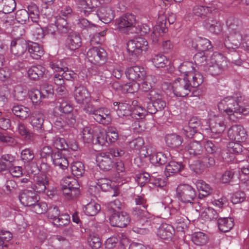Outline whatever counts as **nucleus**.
<instances>
[{
	"label": "nucleus",
	"mask_w": 249,
	"mask_h": 249,
	"mask_svg": "<svg viewBox=\"0 0 249 249\" xmlns=\"http://www.w3.org/2000/svg\"><path fill=\"white\" fill-rule=\"evenodd\" d=\"M240 93H234L221 100L218 104L219 110L226 113L231 120L234 121L236 114H247L249 113V105L245 106Z\"/></svg>",
	"instance_id": "nucleus-1"
},
{
	"label": "nucleus",
	"mask_w": 249,
	"mask_h": 249,
	"mask_svg": "<svg viewBox=\"0 0 249 249\" xmlns=\"http://www.w3.org/2000/svg\"><path fill=\"white\" fill-rule=\"evenodd\" d=\"M132 214L135 219V225L133 231L140 234L146 233L148 231L147 227L150 226L153 215L145 210L138 207L133 209Z\"/></svg>",
	"instance_id": "nucleus-2"
},
{
	"label": "nucleus",
	"mask_w": 249,
	"mask_h": 249,
	"mask_svg": "<svg viewBox=\"0 0 249 249\" xmlns=\"http://www.w3.org/2000/svg\"><path fill=\"white\" fill-rule=\"evenodd\" d=\"M148 49V42L144 38L138 37L129 40L127 43V50L130 61L136 63L142 52H145Z\"/></svg>",
	"instance_id": "nucleus-3"
},
{
	"label": "nucleus",
	"mask_w": 249,
	"mask_h": 249,
	"mask_svg": "<svg viewBox=\"0 0 249 249\" xmlns=\"http://www.w3.org/2000/svg\"><path fill=\"white\" fill-rule=\"evenodd\" d=\"M60 186L63 195L68 200L73 199L80 195L79 183L71 176L64 177L61 180Z\"/></svg>",
	"instance_id": "nucleus-4"
},
{
	"label": "nucleus",
	"mask_w": 249,
	"mask_h": 249,
	"mask_svg": "<svg viewBox=\"0 0 249 249\" xmlns=\"http://www.w3.org/2000/svg\"><path fill=\"white\" fill-rule=\"evenodd\" d=\"M177 196L179 200L184 203L193 204V201L196 197V192L191 185L182 184L177 188Z\"/></svg>",
	"instance_id": "nucleus-5"
},
{
	"label": "nucleus",
	"mask_w": 249,
	"mask_h": 249,
	"mask_svg": "<svg viewBox=\"0 0 249 249\" xmlns=\"http://www.w3.org/2000/svg\"><path fill=\"white\" fill-rule=\"evenodd\" d=\"M136 23L135 16L130 13L123 15L115 21L116 29L123 33H127L135 27Z\"/></svg>",
	"instance_id": "nucleus-6"
},
{
	"label": "nucleus",
	"mask_w": 249,
	"mask_h": 249,
	"mask_svg": "<svg viewBox=\"0 0 249 249\" xmlns=\"http://www.w3.org/2000/svg\"><path fill=\"white\" fill-rule=\"evenodd\" d=\"M192 87L191 81L187 77L178 78L175 80L173 85L174 94L177 97H184L187 96Z\"/></svg>",
	"instance_id": "nucleus-7"
},
{
	"label": "nucleus",
	"mask_w": 249,
	"mask_h": 249,
	"mask_svg": "<svg viewBox=\"0 0 249 249\" xmlns=\"http://www.w3.org/2000/svg\"><path fill=\"white\" fill-rule=\"evenodd\" d=\"M87 57L91 63L99 66L104 64L107 58L106 51L102 48L96 47L89 50L87 53Z\"/></svg>",
	"instance_id": "nucleus-8"
},
{
	"label": "nucleus",
	"mask_w": 249,
	"mask_h": 249,
	"mask_svg": "<svg viewBox=\"0 0 249 249\" xmlns=\"http://www.w3.org/2000/svg\"><path fill=\"white\" fill-rule=\"evenodd\" d=\"M96 161L99 168L104 172L109 171L115 167L114 158L107 152L98 154Z\"/></svg>",
	"instance_id": "nucleus-9"
},
{
	"label": "nucleus",
	"mask_w": 249,
	"mask_h": 249,
	"mask_svg": "<svg viewBox=\"0 0 249 249\" xmlns=\"http://www.w3.org/2000/svg\"><path fill=\"white\" fill-rule=\"evenodd\" d=\"M110 224L114 227H126L130 222L129 214L125 212H117L111 214L109 217Z\"/></svg>",
	"instance_id": "nucleus-10"
},
{
	"label": "nucleus",
	"mask_w": 249,
	"mask_h": 249,
	"mask_svg": "<svg viewBox=\"0 0 249 249\" xmlns=\"http://www.w3.org/2000/svg\"><path fill=\"white\" fill-rule=\"evenodd\" d=\"M56 150L53 149L51 146L44 145L40 149L39 155L41 160L40 168L41 170L47 171L49 168V160L53 156Z\"/></svg>",
	"instance_id": "nucleus-11"
},
{
	"label": "nucleus",
	"mask_w": 249,
	"mask_h": 249,
	"mask_svg": "<svg viewBox=\"0 0 249 249\" xmlns=\"http://www.w3.org/2000/svg\"><path fill=\"white\" fill-rule=\"evenodd\" d=\"M244 30L230 32L229 35L225 39L224 45L228 49L238 48L243 39Z\"/></svg>",
	"instance_id": "nucleus-12"
},
{
	"label": "nucleus",
	"mask_w": 249,
	"mask_h": 249,
	"mask_svg": "<svg viewBox=\"0 0 249 249\" xmlns=\"http://www.w3.org/2000/svg\"><path fill=\"white\" fill-rule=\"evenodd\" d=\"M19 199L21 203L26 207H31L38 202L39 197L35 191L24 190L19 195Z\"/></svg>",
	"instance_id": "nucleus-13"
},
{
	"label": "nucleus",
	"mask_w": 249,
	"mask_h": 249,
	"mask_svg": "<svg viewBox=\"0 0 249 249\" xmlns=\"http://www.w3.org/2000/svg\"><path fill=\"white\" fill-rule=\"evenodd\" d=\"M229 138L237 142H244L247 138V134L244 128L240 125H232L228 131Z\"/></svg>",
	"instance_id": "nucleus-14"
},
{
	"label": "nucleus",
	"mask_w": 249,
	"mask_h": 249,
	"mask_svg": "<svg viewBox=\"0 0 249 249\" xmlns=\"http://www.w3.org/2000/svg\"><path fill=\"white\" fill-rule=\"evenodd\" d=\"M81 45V38L79 34L74 31L70 32L65 41V47L69 50L73 51L79 48Z\"/></svg>",
	"instance_id": "nucleus-15"
},
{
	"label": "nucleus",
	"mask_w": 249,
	"mask_h": 249,
	"mask_svg": "<svg viewBox=\"0 0 249 249\" xmlns=\"http://www.w3.org/2000/svg\"><path fill=\"white\" fill-rule=\"evenodd\" d=\"M214 156L204 153L202 157L198 160L197 162L199 165H196V167L194 169V171L196 173H199L206 168L213 166L215 163Z\"/></svg>",
	"instance_id": "nucleus-16"
},
{
	"label": "nucleus",
	"mask_w": 249,
	"mask_h": 249,
	"mask_svg": "<svg viewBox=\"0 0 249 249\" xmlns=\"http://www.w3.org/2000/svg\"><path fill=\"white\" fill-rule=\"evenodd\" d=\"M34 184H32V188L36 193L44 192L49 185V179L45 174H39L34 176Z\"/></svg>",
	"instance_id": "nucleus-17"
},
{
	"label": "nucleus",
	"mask_w": 249,
	"mask_h": 249,
	"mask_svg": "<svg viewBox=\"0 0 249 249\" xmlns=\"http://www.w3.org/2000/svg\"><path fill=\"white\" fill-rule=\"evenodd\" d=\"M93 117L96 122L104 125H108L112 121L110 112L105 107H98Z\"/></svg>",
	"instance_id": "nucleus-18"
},
{
	"label": "nucleus",
	"mask_w": 249,
	"mask_h": 249,
	"mask_svg": "<svg viewBox=\"0 0 249 249\" xmlns=\"http://www.w3.org/2000/svg\"><path fill=\"white\" fill-rule=\"evenodd\" d=\"M30 124L34 130L38 133H42L44 131L43 124L44 121L43 113L39 110L32 113L30 117Z\"/></svg>",
	"instance_id": "nucleus-19"
},
{
	"label": "nucleus",
	"mask_w": 249,
	"mask_h": 249,
	"mask_svg": "<svg viewBox=\"0 0 249 249\" xmlns=\"http://www.w3.org/2000/svg\"><path fill=\"white\" fill-rule=\"evenodd\" d=\"M73 96L76 103L79 104H84L90 100V93L85 87L81 85L75 87Z\"/></svg>",
	"instance_id": "nucleus-20"
},
{
	"label": "nucleus",
	"mask_w": 249,
	"mask_h": 249,
	"mask_svg": "<svg viewBox=\"0 0 249 249\" xmlns=\"http://www.w3.org/2000/svg\"><path fill=\"white\" fill-rule=\"evenodd\" d=\"M191 157L199 159L204 153L203 149L202 142L192 141L189 142L185 147Z\"/></svg>",
	"instance_id": "nucleus-21"
},
{
	"label": "nucleus",
	"mask_w": 249,
	"mask_h": 249,
	"mask_svg": "<svg viewBox=\"0 0 249 249\" xmlns=\"http://www.w3.org/2000/svg\"><path fill=\"white\" fill-rule=\"evenodd\" d=\"M125 74L129 79L134 81L143 79L145 76L146 72L143 68L135 66L127 69Z\"/></svg>",
	"instance_id": "nucleus-22"
},
{
	"label": "nucleus",
	"mask_w": 249,
	"mask_h": 249,
	"mask_svg": "<svg viewBox=\"0 0 249 249\" xmlns=\"http://www.w3.org/2000/svg\"><path fill=\"white\" fill-rule=\"evenodd\" d=\"M215 9L214 6L198 4L193 7V13L195 16L205 19L210 17L212 12Z\"/></svg>",
	"instance_id": "nucleus-23"
},
{
	"label": "nucleus",
	"mask_w": 249,
	"mask_h": 249,
	"mask_svg": "<svg viewBox=\"0 0 249 249\" xmlns=\"http://www.w3.org/2000/svg\"><path fill=\"white\" fill-rule=\"evenodd\" d=\"M54 166H58L63 171L68 169L69 162L61 150H56L51 160Z\"/></svg>",
	"instance_id": "nucleus-24"
},
{
	"label": "nucleus",
	"mask_w": 249,
	"mask_h": 249,
	"mask_svg": "<svg viewBox=\"0 0 249 249\" xmlns=\"http://www.w3.org/2000/svg\"><path fill=\"white\" fill-rule=\"evenodd\" d=\"M99 19L105 23H108L114 18L115 12L110 7H102L97 11Z\"/></svg>",
	"instance_id": "nucleus-25"
},
{
	"label": "nucleus",
	"mask_w": 249,
	"mask_h": 249,
	"mask_svg": "<svg viewBox=\"0 0 249 249\" xmlns=\"http://www.w3.org/2000/svg\"><path fill=\"white\" fill-rule=\"evenodd\" d=\"M203 25L210 32L215 34H220L222 30L221 22L213 17H209L205 19Z\"/></svg>",
	"instance_id": "nucleus-26"
},
{
	"label": "nucleus",
	"mask_w": 249,
	"mask_h": 249,
	"mask_svg": "<svg viewBox=\"0 0 249 249\" xmlns=\"http://www.w3.org/2000/svg\"><path fill=\"white\" fill-rule=\"evenodd\" d=\"M11 110L14 115L23 121L26 120L31 115L30 109L22 105L14 104Z\"/></svg>",
	"instance_id": "nucleus-27"
},
{
	"label": "nucleus",
	"mask_w": 249,
	"mask_h": 249,
	"mask_svg": "<svg viewBox=\"0 0 249 249\" xmlns=\"http://www.w3.org/2000/svg\"><path fill=\"white\" fill-rule=\"evenodd\" d=\"M16 132L26 141H32L34 139L35 134L29 130L25 124L19 121L17 123Z\"/></svg>",
	"instance_id": "nucleus-28"
},
{
	"label": "nucleus",
	"mask_w": 249,
	"mask_h": 249,
	"mask_svg": "<svg viewBox=\"0 0 249 249\" xmlns=\"http://www.w3.org/2000/svg\"><path fill=\"white\" fill-rule=\"evenodd\" d=\"M45 71V68L41 65L32 66L27 71L28 76L31 80L36 81L43 77Z\"/></svg>",
	"instance_id": "nucleus-29"
},
{
	"label": "nucleus",
	"mask_w": 249,
	"mask_h": 249,
	"mask_svg": "<svg viewBox=\"0 0 249 249\" xmlns=\"http://www.w3.org/2000/svg\"><path fill=\"white\" fill-rule=\"evenodd\" d=\"M210 126L212 132L217 134L222 133L226 128L225 119L222 116L215 117L211 121Z\"/></svg>",
	"instance_id": "nucleus-30"
},
{
	"label": "nucleus",
	"mask_w": 249,
	"mask_h": 249,
	"mask_svg": "<svg viewBox=\"0 0 249 249\" xmlns=\"http://www.w3.org/2000/svg\"><path fill=\"white\" fill-rule=\"evenodd\" d=\"M28 44L24 41L12 40L11 43V52L18 57L22 56L26 51Z\"/></svg>",
	"instance_id": "nucleus-31"
},
{
	"label": "nucleus",
	"mask_w": 249,
	"mask_h": 249,
	"mask_svg": "<svg viewBox=\"0 0 249 249\" xmlns=\"http://www.w3.org/2000/svg\"><path fill=\"white\" fill-rule=\"evenodd\" d=\"M174 229L171 225L162 223L158 228L157 235L161 239L168 240L171 239L174 234Z\"/></svg>",
	"instance_id": "nucleus-32"
},
{
	"label": "nucleus",
	"mask_w": 249,
	"mask_h": 249,
	"mask_svg": "<svg viewBox=\"0 0 249 249\" xmlns=\"http://www.w3.org/2000/svg\"><path fill=\"white\" fill-rule=\"evenodd\" d=\"M226 23L229 33L244 30L241 21L234 16L229 17Z\"/></svg>",
	"instance_id": "nucleus-33"
},
{
	"label": "nucleus",
	"mask_w": 249,
	"mask_h": 249,
	"mask_svg": "<svg viewBox=\"0 0 249 249\" xmlns=\"http://www.w3.org/2000/svg\"><path fill=\"white\" fill-rule=\"evenodd\" d=\"M234 220L231 217H222L217 219L219 230L222 232L230 231L234 226Z\"/></svg>",
	"instance_id": "nucleus-34"
},
{
	"label": "nucleus",
	"mask_w": 249,
	"mask_h": 249,
	"mask_svg": "<svg viewBox=\"0 0 249 249\" xmlns=\"http://www.w3.org/2000/svg\"><path fill=\"white\" fill-rule=\"evenodd\" d=\"M184 168L181 162L171 161L166 166L165 175L167 178L178 173Z\"/></svg>",
	"instance_id": "nucleus-35"
},
{
	"label": "nucleus",
	"mask_w": 249,
	"mask_h": 249,
	"mask_svg": "<svg viewBox=\"0 0 249 249\" xmlns=\"http://www.w3.org/2000/svg\"><path fill=\"white\" fill-rule=\"evenodd\" d=\"M192 47L200 52H204L212 48L211 42L205 38L198 37L192 42Z\"/></svg>",
	"instance_id": "nucleus-36"
},
{
	"label": "nucleus",
	"mask_w": 249,
	"mask_h": 249,
	"mask_svg": "<svg viewBox=\"0 0 249 249\" xmlns=\"http://www.w3.org/2000/svg\"><path fill=\"white\" fill-rule=\"evenodd\" d=\"M113 109L116 111L119 117L131 115L130 106L124 103L114 102Z\"/></svg>",
	"instance_id": "nucleus-37"
},
{
	"label": "nucleus",
	"mask_w": 249,
	"mask_h": 249,
	"mask_svg": "<svg viewBox=\"0 0 249 249\" xmlns=\"http://www.w3.org/2000/svg\"><path fill=\"white\" fill-rule=\"evenodd\" d=\"M28 52L35 59H39L44 54V50L38 43L31 42L28 44Z\"/></svg>",
	"instance_id": "nucleus-38"
},
{
	"label": "nucleus",
	"mask_w": 249,
	"mask_h": 249,
	"mask_svg": "<svg viewBox=\"0 0 249 249\" xmlns=\"http://www.w3.org/2000/svg\"><path fill=\"white\" fill-rule=\"evenodd\" d=\"M15 157L10 154H5L0 158V167L2 171L9 170L15 164Z\"/></svg>",
	"instance_id": "nucleus-39"
},
{
	"label": "nucleus",
	"mask_w": 249,
	"mask_h": 249,
	"mask_svg": "<svg viewBox=\"0 0 249 249\" xmlns=\"http://www.w3.org/2000/svg\"><path fill=\"white\" fill-rule=\"evenodd\" d=\"M55 24L57 31L60 33L66 34L71 29L67 19L60 16H57L55 17Z\"/></svg>",
	"instance_id": "nucleus-40"
},
{
	"label": "nucleus",
	"mask_w": 249,
	"mask_h": 249,
	"mask_svg": "<svg viewBox=\"0 0 249 249\" xmlns=\"http://www.w3.org/2000/svg\"><path fill=\"white\" fill-rule=\"evenodd\" d=\"M76 2L77 10L82 16H88L92 11L93 7L90 6L86 0H74Z\"/></svg>",
	"instance_id": "nucleus-41"
},
{
	"label": "nucleus",
	"mask_w": 249,
	"mask_h": 249,
	"mask_svg": "<svg viewBox=\"0 0 249 249\" xmlns=\"http://www.w3.org/2000/svg\"><path fill=\"white\" fill-rule=\"evenodd\" d=\"M166 144L172 148H176L180 146L183 141L181 136L176 134H168L165 138Z\"/></svg>",
	"instance_id": "nucleus-42"
},
{
	"label": "nucleus",
	"mask_w": 249,
	"mask_h": 249,
	"mask_svg": "<svg viewBox=\"0 0 249 249\" xmlns=\"http://www.w3.org/2000/svg\"><path fill=\"white\" fill-rule=\"evenodd\" d=\"M149 160L150 162L155 166L163 165L167 162L166 156L162 152H157L151 154Z\"/></svg>",
	"instance_id": "nucleus-43"
},
{
	"label": "nucleus",
	"mask_w": 249,
	"mask_h": 249,
	"mask_svg": "<svg viewBox=\"0 0 249 249\" xmlns=\"http://www.w3.org/2000/svg\"><path fill=\"white\" fill-rule=\"evenodd\" d=\"M202 144L207 154L214 156L219 151L218 145L215 142L204 140L202 142Z\"/></svg>",
	"instance_id": "nucleus-44"
},
{
	"label": "nucleus",
	"mask_w": 249,
	"mask_h": 249,
	"mask_svg": "<svg viewBox=\"0 0 249 249\" xmlns=\"http://www.w3.org/2000/svg\"><path fill=\"white\" fill-rule=\"evenodd\" d=\"M89 230L92 233L89 239L90 246L92 249H99L101 246V242L99 236L95 234V232L98 231L97 229L94 226L91 229H89Z\"/></svg>",
	"instance_id": "nucleus-45"
},
{
	"label": "nucleus",
	"mask_w": 249,
	"mask_h": 249,
	"mask_svg": "<svg viewBox=\"0 0 249 249\" xmlns=\"http://www.w3.org/2000/svg\"><path fill=\"white\" fill-rule=\"evenodd\" d=\"M157 79L154 75H149L145 77L140 86V89L144 92H147L154 87Z\"/></svg>",
	"instance_id": "nucleus-46"
},
{
	"label": "nucleus",
	"mask_w": 249,
	"mask_h": 249,
	"mask_svg": "<svg viewBox=\"0 0 249 249\" xmlns=\"http://www.w3.org/2000/svg\"><path fill=\"white\" fill-rule=\"evenodd\" d=\"M210 62L225 68L227 66V58L221 53L214 52L211 56Z\"/></svg>",
	"instance_id": "nucleus-47"
},
{
	"label": "nucleus",
	"mask_w": 249,
	"mask_h": 249,
	"mask_svg": "<svg viewBox=\"0 0 249 249\" xmlns=\"http://www.w3.org/2000/svg\"><path fill=\"white\" fill-rule=\"evenodd\" d=\"M27 11L31 21L34 23H37L39 19V11L37 5L31 3L28 6Z\"/></svg>",
	"instance_id": "nucleus-48"
},
{
	"label": "nucleus",
	"mask_w": 249,
	"mask_h": 249,
	"mask_svg": "<svg viewBox=\"0 0 249 249\" xmlns=\"http://www.w3.org/2000/svg\"><path fill=\"white\" fill-rule=\"evenodd\" d=\"M30 99L32 103L35 105H39L42 101V98H46L45 94H42L41 92L37 89H32L28 92Z\"/></svg>",
	"instance_id": "nucleus-49"
},
{
	"label": "nucleus",
	"mask_w": 249,
	"mask_h": 249,
	"mask_svg": "<svg viewBox=\"0 0 249 249\" xmlns=\"http://www.w3.org/2000/svg\"><path fill=\"white\" fill-rule=\"evenodd\" d=\"M101 210L100 205L95 202H90L84 208V211L87 215L92 216L98 213Z\"/></svg>",
	"instance_id": "nucleus-50"
},
{
	"label": "nucleus",
	"mask_w": 249,
	"mask_h": 249,
	"mask_svg": "<svg viewBox=\"0 0 249 249\" xmlns=\"http://www.w3.org/2000/svg\"><path fill=\"white\" fill-rule=\"evenodd\" d=\"M192 240L196 245L202 246L208 242V237L202 232H196L192 235Z\"/></svg>",
	"instance_id": "nucleus-51"
},
{
	"label": "nucleus",
	"mask_w": 249,
	"mask_h": 249,
	"mask_svg": "<svg viewBox=\"0 0 249 249\" xmlns=\"http://www.w3.org/2000/svg\"><path fill=\"white\" fill-rule=\"evenodd\" d=\"M193 59L196 65L201 67V69L204 70V67H206L208 64L206 62L207 56L206 52L202 51L196 53L194 56Z\"/></svg>",
	"instance_id": "nucleus-52"
},
{
	"label": "nucleus",
	"mask_w": 249,
	"mask_h": 249,
	"mask_svg": "<svg viewBox=\"0 0 249 249\" xmlns=\"http://www.w3.org/2000/svg\"><path fill=\"white\" fill-rule=\"evenodd\" d=\"M224 68V67L219 65L213 64L209 62L206 67H204V71L213 76H216L221 74Z\"/></svg>",
	"instance_id": "nucleus-53"
},
{
	"label": "nucleus",
	"mask_w": 249,
	"mask_h": 249,
	"mask_svg": "<svg viewBox=\"0 0 249 249\" xmlns=\"http://www.w3.org/2000/svg\"><path fill=\"white\" fill-rule=\"evenodd\" d=\"M95 132L89 127H85L82 131V138L85 143L93 144Z\"/></svg>",
	"instance_id": "nucleus-54"
},
{
	"label": "nucleus",
	"mask_w": 249,
	"mask_h": 249,
	"mask_svg": "<svg viewBox=\"0 0 249 249\" xmlns=\"http://www.w3.org/2000/svg\"><path fill=\"white\" fill-rule=\"evenodd\" d=\"M194 68L193 64L190 62H185L178 67V71L183 74L184 77H188L193 73Z\"/></svg>",
	"instance_id": "nucleus-55"
},
{
	"label": "nucleus",
	"mask_w": 249,
	"mask_h": 249,
	"mask_svg": "<svg viewBox=\"0 0 249 249\" xmlns=\"http://www.w3.org/2000/svg\"><path fill=\"white\" fill-rule=\"evenodd\" d=\"M50 67L54 71L58 72H61L63 70L66 69V63L65 61L61 60H53L49 63Z\"/></svg>",
	"instance_id": "nucleus-56"
},
{
	"label": "nucleus",
	"mask_w": 249,
	"mask_h": 249,
	"mask_svg": "<svg viewBox=\"0 0 249 249\" xmlns=\"http://www.w3.org/2000/svg\"><path fill=\"white\" fill-rule=\"evenodd\" d=\"M71 170L72 174L77 178L82 176L85 173L84 165L80 161L73 162L71 165Z\"/></svg>",
	"instance_id": "nucleus-57"
},
{
	"label": "nucleus",
	"mask_w": 249,
	"mask_h": 249,
	"mask_svg": "<svg viewBox=\"0 0 249 249\" xmlns=\"http://www.w3.org/2000/svg\"><path fill=\"white\" fill-rule=\"evenodd\" d=\"M15 7L14 0H0V8H2V12L5 14L13 12Z\"/></svg>",
	"instance_id": "nucleus-58"
},
{
	"label": "nucleus",
	"mask_w": 249,
	"mask_h": 249,
	"mask_svg": "<svg viewBox=\"0 0 249 249\" xmlns=\"http://www.w3.org/2000/svg\"><path fill=\"white\" fill-rule=\"evenodd\" d=\"M20 158L25 164L30 163L35 158L34 151L30 148L22 150L20 153Z\"/></svg>",
	"instance_id": "nucleus-59"
},
{
	"label": "nucleus",
	"mask_w": 249,
	"mask_h": 249,
	"mask_svg": "<svg viewBox=\"0 0 249 249\" xmlns=\"http://www.w3.org/2000/svg\"><path fill=\"white\" fill-rule=\"evenodd\" d=\"M191 81V85L192 88H197L203 82V77L199 72L192 73L188 77H186Z\"/></svg>",
	"instance_id": "nucleus-60"
},
{
	"label": "nucleus",
	"mask_w": 249,
	"mask_h": 249,
	"mask_svg": "<svg viewBox=\"0 0 249 249\" xmlns=\"http://www.w3.org/2000/svg\"><path fill=\"white\" fill-rule=\"evenodd\" d=\"M53 143L56 148V150H61L62 152L63 150H66L70 148L65 140L58 136H55L53 138Z\"/></svg>",
	"instance_id": "nucleus-61"
},
{
	"label": "nucleus",
	"mask_w": 249,
	"mask_h": 249,
	"mask_svg": "<svg viewBox=\"0 0 249 249\" xmlns=\"http://www.w3.org/2000/svg\"><path fill=\"white\" fill-rule=\"evenodd\" d=\"M131 116L135 119H143L147 115L146 109L142 106H137L134 108L131 107Z\"/></svg>",
	"instance_id": "nucleus-62"
},
{
	"label": "nucleus",
	"mask_w": 249,
	"mask_h": 249,
	"mask_svg": "<svg viewBox=\"0 0 249 249\" xmlns=\"http://www.w3.org/2000/svg\"><path fill=\"white\" fill-rule=\"evenodd\" d=\"M152 62L157 68H164L168 63V60L164 55L158 54L154 55Z\"/></svg>",
	"instance_id": "nucleus-63"
},
{
	"label": "nucleus",
	"mask_w": 249,
	"mask_h": 249,
	"mask_svg": "<svg viewBox=\"0 0 249 249\" xmlns=\"http://www.w3.org/2000/svg\"><path fill=\"white\" fill-rule=\"evenodd\" d=\"M202 215L206 220H214L219 218L218 213L214 209L209 207L205 210Z\"/></svg>",
	"instance_id": "nucleus-64"
}]
</instances>
